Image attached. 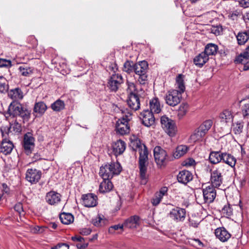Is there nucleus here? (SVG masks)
<instances>
[{
    "label": "nucleus",
    "instance_id": "f257e3e1",
    "mask_svg": "<svg viewBox=\"0 0 249 249\" xmlns=\"http://www.w3.org/2000/svg\"><path fill=\"white\" fill-rule=\"evenodd\" d=\"M133 145L138 149L139 157L138 166L140 170V176L141 184H145L147 182V166L148 165V151L145 144L142 143L140 140H136L133 142Z\"/></svg>",
    "mask_w": 249,
    "mask_h": 249
},
{
    "label": "nucleus",
    "instance_id": "f03ea898",
    "mask_svg": "<svg viewBox=\"0 0 249 249\" xmlns=\"http://www.w3.org/2000/svg\"><path fill=\"white\" fill-rule=\"evenodd\" d=\"M148 64L146 61H142L135 63L134 72L138 76V81L141 85H144L147 81Z\"/></svg>",
    "mask_w": 249,
    "mask_h": 249
},
{
    "label": "nucleus",
    "instance_id": "7ed1b4c3",
    "mask_svg": "<svg viewBox=\"0 0 249 249\" xmlns=\"http://www.w3.org/2000/svg\"><path fill=\"white\" fill-rule=\"evenodd\" d=\"M21 145L23 151L26 155L29 156L32 153L35 147V139L31 133L28 132L24 135Z\"/></svg>",
    "mask_w": 249,
    "mask_h": 249
},
{
    "label": "nucleus",
    "instance_id": "20e7f679",
    "mask_svg": "<svg viewBox=\"0 0 249 249\" xmlns=\"http://www.w3.org/2000/svg\"><path fill=\"white\" fill-rule=\"evenodd\" d=\"M154 156L158 166H165L168 161V156L166 151L160 146H157L154 149Z\"/></svg>",
    "mask_w": 249,
    "mask_h": 249
},
{
    "label": "nucleus",
    "instance_id": "39448f33",
    "mask_svg": "<svg viewBox=\"0 0 249 249\" xmlns=\"http://www.w3.org/2000/svg\"><path fill=\"white\" fill-rule=\"evenodd\" d=\"M225 165H221L213 171H211L210 182L212 186L219 188L223 181L222 170Z\"/></svg>",
    "mask_w": 249,
    "mask_h": 249
},
{
    "label": "nucleus",
    "instance_id": "423d86ee",
    "mask_svg": "<svg viewBox=\"0 0 249 249\" xmlns=\"http://www.w3.org/2000/svg\"><path fill=\"white\" fill-rule=\"evenodd\" d=\"M160 123L162 128L170 136H174L176 134L177 127L174 121L166 116H162L160 118Z\"/></svg>",
    "mask_w": 249,
    "mask_h": 249
},
{
    "label": "nucleus",
    "instance_id": "0eeeda50",
    "mask_svg": "<svg viewBox=\"0 0 249 249\" xmlns=\"http://www.w3.org/2000/svg\"><path fill=\"white\" fill-rule=\"evenodd\" d=\"M182 93L177 89L169 91L165 97L166 104L172 107L177 106L180 102Z\"/></svg>",
    "mask_w": 249,
    "mask_h": 249
},
{
    "label": "nucleus",
    "instance_id": "6e6552de",
    "mask_svg": "<svg viewBox=\"0 0 249 249\" xmlns=\"http://www.w3.org/2000/svg\"><path fill=\"white\" fill-rule=\"evenodd\" d=\"M186 211L185 209L177 207L172 209L168 215L169 217L176 222H183L186 217Z\"/></svg>",
    "mask_w": 249,
    "mask_h": 249
},
{
    "label": "nucleus",
    "instance_id": "1a4fd4ad",
    "mask_svg": "<svg viewBox=\"0 0 249 249\" xmlns=\"http://www.w3.org/2000/svg\"><path fill=\"white\" fill-rule=\"evenodd\" d=\"M42 175L41 171L36 169H28L26 172L25 178L31 184H36L39 181Z\"/></svg>",
    "mask_w": 249,
    "mask_h": 249
},
{
    "label": "nucleus",
    "instance_id": "9d476101",
    "mask_svg": "<svg viewBox=\"0 0 249 249\" xmlns=\"http://www.w3.org/2000/svg\"><path fill=\"white\" fill-rule=\"evenodd\" d=\"M215 188L211 185H209L203 189V196L205 203H211L213 202L216 196Z\"/></svg>",
    "mask_w": 249,
    "mask_h": 249
},
{
    "label": "nucleus",
    "instance_id": "9b49d317",
    "mask_svg": "<svg viewBox=\"0 0 249 249\" xmlns=\"http://www.w3.org/2000/svg\"><path fill=\"white\" fill-rule=\"evenodd\" d=\"M153 113L149 109H145L141 113L140 117L143 125L149 127L154 124L155 118Z\"/></svg>",
    "mask_w": 249,
    "mask_h": 249
},
{
    "label": "nucleus",
    "instance_id": "f8f14e48",
    "mask_svg": "<svg viewBox=\"0 0 249 249\" xmlns=\"http://www.w3.org/2000/svg\"><path fill=\"white\" fill-rule=\"evenodd\" d=\"M123 83V78L121 74L118 73L113 74L108 82V87L111 91H116L119 86Z\"/></svg>",
    "mask_w": 249,
    "mask_h": 249
},
{
    "label": "nucleus",
    "instance_id": "ddd939ff",
    "mask_svg": "<svg viewBox=\"0 0 249 249\" xmlns=\"http://www.w3.org/2000/svg\"><path fill=\"white\" fill-rule=\"evenodd\" d=\"M115 131L118 135L124 136L130 132V126L128 123L124 119H118L115 124Z\"/></svg>",
    "mask_w": 249,
    "mask_h": 249
},
{
    "label": "nucleus",
    "instance_id": "4468645a",
    "mask_svg": "<svg viewBox=\"0 0 249 249\" xmlns=\"http://www.w3.org/2000/svg\"><path fill=\"white\" fill-rule=\"evenodd\" d=\"M61 197L60 194L54 191H51L46 194L45 200L49 205L55 206L60 202Z\"/></svg>",
    "mask_w": 249,
    "mask_h": 249
},
{
    "label": "nucleus",
    "instance_id": "2eb2a0df",
    "mask_svg": "<svg viewBox=\"0 0 249 249\" xmlns=\"http://www.w3.org/2000/svg\"><path fill=\"white\" fill-rule=\"evenodd\" d=\"M82 204L86 207H93L97 204V196L92 193L83 195L82 196Z\"/></svg>",
    "mask_w": 249,
    "mask_h": 249
},
{
    "label": "nucleus",
    "instance_id": "dca6fc26",
    "mask_svg": "<svg viewBox=\"0 0 249 249\" xmlns=\"http://www.w3.org/2000/svg\"><path fill=\"white\" fill-rule=\"evenodd\" d=\"M168 190L167 187L163 186L155 194L153 197L151 199V203L153 206H156L160 203L163 197L167 195Z\"/></svg>",
    "mask_w": 249,
    "mask_h": 249
},
{
    "label": "nucleus",
    "instance_id": "f3484780",
    "mask_svg": "<svg viewBox=\"0 0 249 249\" xmlns=\"http://www.w3.org/2000/svg\"><path fill=\"white\" fill-rule=\"evenodd\" d=\"M112 148L113 154L117 157L124 152L126 148V143L121 140H117L112 143Z\"/></svg>",
    "mask_w": 249,
    "mask_h": 249
},
{
    "label": "nucleus",
    "instance_id": "a211bd4d",
    "mask_svg": "<svg viewBox=\"0 0 249 249\" xmlns=\"http://www.w3.org/2000/svg\"><path fill=\"white\" fill-rule=\"evenodd\" d=\"M22 105L17 101H13L8 107L7 114L10 116L16 117L18 116L21 109H22Z\"/></svg>",
    "mask_w": 249,
    "mask_h": 249
},
{
    "label": "nucleus",
    "instance_id": "6ab92c4d",
    "mask_svg": "<svg viewBox=\"0 0 249 249\" xmlns=\"http://www.w3.org/2000/svg\"><path fill=\"white\" fill-rule=\"evenodd\" d=\"M249 53L244 52L237 56L235 59V62L237 63L244 64L243 71L249 70Z\"/></svg>",
    "mask_w": 249,
    "mask_h": 249
},
{
    "label": "nucleus",
    "instance_id": "aec40b11",
    "mask_svg": "<svg viewBox=\"0 0 249 249\" xmlns=\"http://www.w3.org/2000/svg\"><path fill=\"white\" fill-rule=\"evenodd\" d=\"M127 103L129 107L136 111L140 108V101L138 94L128 95Z\"/></svg>",
    "mask_w": 249,
    "mask_h": 249
},
{
    "label": "nucleus",
    "instance_id": "412c9836",
    "mask_svg": "<svg viewBox=\"0 0 249 249\" xmlns=\"http://www.w3.org/2000/svg\"><path fill=\"white\" fill-rule=\"evenodd\" d=\"M215 235L220 241L225 242L231 237V234L224 227L218 228L215 230Z\"/></svg>",
    "mask_w": 249,
    "mask_h": 249
},
{
    "label": "nucleus",
    "instance_id": "4be33fe9",
    "mask_svg": "<svg viewBox=\"0 0 249 249\" xmlns=\"http://www.w3.org/2000/svg\"><path fill=\"white\" fill-rule=\"evenodd\" d=\"M193 176L192 173L186 170L180 171L177 176L178 181L184 184H186L188 182L192 180Z\"/></svg>",
    "mask_w": 249,
    "mask_h": 249
},
{
    "label": "nucleus",
    "instance_id": "5701e85b",
    "mask_svg": "<svg viewBox=\"0 0 249 249\" xmlns=\"http://www.w3.org/2000/svg\"><path fill=\"white\" fill-rule=\"evenodd\" d=\"M140 218L139 216L135 215L126 219L123 223L124 227L129 229L136 228L139 225Z\"/></svg>",
    "mask_w": 249,
    "mask_h": 249
},
{
    "label": "nucleus",
    "instance_id": "b1692460",
    "mask_svg": "<svg viewBox=\"0 0 249 249\" xmlns=\"http://www.w3.org/2000/svg\"><path fill=\"white\" fill-rule=\"evenodd\" d=\"M14 148L13 142L10 140L4 138L2 140L0 145V151L4 155H8L11 153Z\"/></svg>",
    "mask_w": 249,
    "mask_h": 249
},
{
    "label": "nucleus",
    "instance_id": "393cba45",
    "mask_svg": "<svg viewBox=\"0 0 249 249\" xmlns=\"http://www.w3.org/2000/svg\"><path fill=\"white\" fill-rule=\"evenodd\" d=\"M106 164L113 177L119 175L122 170L121 165L118 161H111Z\"/></svg>",
    "mask_w": 249,
    "mask_h": 249
},
{
    "label": "nucleus",
    "instance_id": "a878e982",
    "mask_svg": "<svg viewBox=\"0 0 249 249\" xmlns=\"http://www.w3.org/2000/svg\"><path fill=\"white\" fill-rule=\"evenodd\" d=\"M9 98L16 101L18 100H21L24 97L23 92L19 88H16L10 89L8 93Z\"/></svg>",
    "mask_w": 249,
    "mask_h": 249
},
{
    "label": "nucleus",
    "instance_id": "bb28decb",
    "mask_svg": "<svg viewBox=\"0 0 249 249\" xmlns=\"http://www.w3.org/2000/svg\"><path fill=\"white\" fill-rule=\"evenodd\" d=\"M223 152L221 151H211L209 154V160L213 164H216L222 161Z\"/></svg>",
    "mask_w": 249,
    "mask_h": 249
},
{
    "label": "nucleus",
    "instance_id": "cd10ccee",
    "mask_svg": "<svg viewBox=\"0 0 249 249\" xmlns=\"http://www.w3.org/2000/svg\"><path fill=\"white\" fill-rule=\"evenodd\" d=\"M113 187V185L110 179H105L101 182L99 190L101 193H106L111 191Z\"/></svg>",
    "mask_w": 249,
    "mask_h": 249
},
{
    "label": "nucleus",
    "instance_id": "c85d7f7f",
    "mask_svg": "<svg viewBox=\"0 0 249 249\" xmlns=\"http://www.w3.org/2000/svg\"><path fill=\"white\" fill-rule=\"evenodd\" d=\"M150 111L154 113L158 114L161 110V107L159 99L157 97L152 98L149 101Z\"/></svg>",
    "mask_w": 249,
    "mask_h": 249
},
{
    "label": "nucleus",
    "instance_id": "c756f323",
    "mask_svg": "<svg viewBox=\"0 0 249 249\" xmlns=\"http://www.w3.org/2000/svg\"><path fill=\"white\" fill-rule=\"evenodd\" d=\"M209 59V57L203 52L194 58V63L196 66L201 68L208 61Z\"/></svg>",
    "mask_w": 249,
    "mask_h": 249
},
{
    "label": "nucleus",
    "instance_id": "7c9ffc66",
    "mask_svg": "<svg viewBox=\"0 0 249 249\" xmlns=\"http://www.w3.org/2000/svg\"><path fill=\"white\" fill-rule=\"evenodd\" d=\"M222 161L230 166L231 167H234L236 163L235 158L230 153L223 152Z\"/></svg>",
    "mask_w": 249,
    "mask_h": 249
},
{
    "label": "nucleus",
    "instance_id": "2f4dec72",
    "mask_svg": "<svg viewBox=\"0 0 249 249\" xmlns=\"http://www.w3.org/2000/svg\"><path fill=\"white\" fill-rule=\"evenodd\" d=\"M219 118L221 122L227 124L232 121L233 116L231 111L226 109L220 113Z\"/></svg>",
    "mask_w": 249,
    "mask_h": 249
},
{
    "label": "nucleus",
    "instance_id": "473e14b6",
    "mask_svg": "<svg viewBox=\"0 0 249 249\" xmlns=\"http://www.w3.org/2000/svg\"><path fill=\"white\" fill-rule=\"evenodd\" d=\"M47 109V106L46 104L44 102L40 101L35 104L33 111L40 115H42Z\"/></svg>",
    "mask_w": 249,
    "mask_h": 249
},
{
    "label": "nucleus",
    "instance_id": "72a5a7b5",
    "mask_svg": "<svg viewBox=\"0 0 249 249\" xmlns=\"http://www.w3.org/2000/svg\"><path fill=\"white\" fill-rule=\"evenodd\" d=\"M218 49V46L213 43H209L205 47L203 52L208 57L209 55H214L217 53Z\"/></svg>",
    "mask_w": 249,
    "mask_h": 249
},
{
    "label": "nucleus",
    "instance_id": "f704fd0d",
    "mask_svg": "<svg viewBox=\"0 0 249 249\" xmlns=\"http://www.w3.org/2000/svg\"><path fill=\"white\" fill-rule=\"evenodd\" d=\"M61 222L66 225H69L73 222L74 216L71 213H62L59 215Z\"/></svg>",
    "mask_w": 249,
    "mask_h": 249
},
{
    "label": "nucleus",
    "instance_id": "c9c22d12",
    "mask_svg": "<svg viewBox=\"0 0 249 249\" xmlns=\"http://www.w3.org/2000/svg\"><path fill=\"white\" fill-rule=\"evenodd\" d=\"M99 175L103 179H111L113 178L112 174L110 173V170L107 164H105L100 167Z\"/></svg>",
    "mask_w": 249,
    "mask_h": 249
},
{
    "label": "nucleus",
    "instance_id": "e433bc0d",
    "mask_svg": "<svg viewBox=\"0 0 249 249\" xmlns=\"http://www.w3.org/2000/svg\"><path fill=\"white\" fill-rule=\"evenodd\" d=\"M188 147L184 145L178 146L175 152L173 153V156L175 159H179L184 155L188 151Z\"/></svg>",
    "mask_w": 249,
    "mask_h": 249
},
{
    "label": "nucleus",
    "instance_id": "4c0bfd02",
    "mask_svg": "<svg viewBox=\"0 0 249 249\" xmlns=\"http://www.w3.org/2000/svg\"><path fill=\"white\" fill-rule=\"evenodd\" d=\"M31 114V110L23 106L18 116L20 117L23 119V122L24 123L29 120Z\"/></svg>",
    "mask_w": 249,
    "mask_h": 249
},
{
    "label": "nucleus",
    "instance_id": "58836bf2",
    "mask_svg": "<svg viewBox=\"0 0 249 249\" xmlns=\"http://www.w3.org/2000/svg\"><path fill=\"white\" fill-rule=\"evenodd\" d=\"M236 38L239 45H243L249 39V33L247 32H239L236 36Z\"/></svg>",
    "mask_w": 249,
    "mask_h": 249
},
{
    "label": "nucleus",
    "instance_id": "ea45409f",
    "mask_svg": "<svg viewBox=\"0 0 249 249\" xmlns=\"http://www.w3.org/2000/svg\"><path fill=\"white\" fill-rule=\"evenodd\" d=\"M51 108L55 112H59L65 108V103L64 101L58 99L51 105Z\"/></svg>",
    "mask_w": 249,
    "mask_h": 249
},
{
    "label": "nucleus",
    "instance_id": "a19ab883",
    "mask_svg": "<svg viewBox=\"0 0 249 249\" xmlns=\"http://www.w3.org/2000/svg\"><path fill=\"white\" fill-rule=\"evenodd\" d=\"M189 105L186 103H182L178 110V117L179 119H182L187 113Z\"/></svg>",
    "mask_w": 249,
    "mask_h": 249
},
{
    "label": "nucleus",
    "instance_id": "79ce46f5",
    "mask_svg": "<svg viewBox=\"0 0 249 249\" xmlns=\"http://www.w3.org/2000/svg\"><path fill=\"white\" fill-rule=\"evenodd\" d=\"M135 63L131 60L126 61L123 65V71L127 73L134 71Z\"/></svg>",
    "mask_w": 249,
    "mask_h": 249
},
{
    "label": "nucleus",
    "instance_id": "37998d69",
    "mask_svg": "<svg viewBox=\"0 0 249 249\" xmlns=\"http://www.w3.org/2000/svg\"><path fill=\"white\" fill-rule=\"evenodd\" d=\"M126 85V91L128 93V95L138 94V91L136 88V86L134 83L127 81Z\"/></svg>",
    "mask_w": 249,
    "mask_h": 249
},
{
    "label": "nucleus",
    "instance_id": "c03bdc74",
    "mask_svg": "<svg viewBox=\"0 0 249 249\" xmlns=\"http://www.w3.org/2000/svg\"><path fill=\"white\" fill-rule=\"evenodd\" d=\"M232 130L235 135L240 134L242 131L244 127V122L242 121H238L232 124Z\"/></svg>",
    "mask_w": 249,
    "mask_h": 249
},
{
    "label": "nucleus",
    "instance_id": "a18cd8bd",
    "mask_svg": "<svg viewBox=\"0 0 249 249\" xmlns=\"http://www.w3.org/2000/svg\"><path fill=\"white\" fill-rule=\"evenodd\" d=\"M184 75L182 74H178L176 79L178 91L183 92L185 90V86L183 80Z\"/></svg>",
    "mask_w": 249,
    "mask_h": 249
},
{
    "label": "nucleus",
    "instance_id": "49530a36",
    "mask_svg": "<svg viewBox=\"0 0 249 249\" xmlns=\"http://www.w3.org/2000/svg\"><path fill=\"white\" fill-rule=\"evenodd\" d=\"M18 70L21 74L24 76H29L33 73V69L32 68L22 65L18 68Z\"/></svg>",
    "mask_w": 249,
    "mask_h": 249
},
{
    "label": "nucleus",
    "instance_id": "de8ad7c7",
    "mask_svg": "<svg viewBox=\"0 0 249 249\" xmlns=\"http://www.w3.org/2000/svg\"><path fill=\"white\" fill-rule=\"evenodd\" d=\"M213 124V122L211 120H207L204 121L199 126L200 129L203 130L205 134H206L208 130L211 128Z\"/></svg>",
    "mask_w": 249,
    "mask_h": 249
},
{
    "label": "nucleus",
    "instance_id": "09e8293b",
    "mask_svg": "<svg viewBox=\"0 0 249 249\" xmlns=\"http://www.w3.org/2000/svg\"><path fill=\"white\" fill-rule=\"evenodd\" d=\"M210 31L211 33L214 34L215 36H219L222 34L223 28L221 25L212 26L210 29Z\"/></svg>",
    "mask_w": 249,
    "mask_h": 249
},
{
    "label": "nucleus",
    "instance_id": "8fccbe9b",
    "mask_svg": "<svg viewBox=\"0 0 249 249\" xmlns=\"http://www.w3.org/2000/svg\"><path fill=\"white\" fill-rule=\"evenodd\" d=\"M8 89L9 85L6 79H2V81H0V93L7 92Z\"/></svg>",
    "mask_w": 249,
    "mask_h": 249
},
{
    "label": "nucleus",
    "instance_id": "3c124183",
    "mask_svg": "<svg viewBox=\"0 0 249 249\" xmlns=\"http://www.w3.org/2000/svg\"><path fill=\"white\" fill-rule=\"evenodd\" d=\"M123 113V116L121 117L119 119H124V121H126V123L129 122L132 119L131 115L132 114L128 111L126 109L124 110H122Z\"/></svg>",
    "mask_w": 249,
    "mask_h": 249
},
{
    "label": "nucleus",
    "instance_id": "603ef678",
    "mask_svg": "<svg viewBox=\"0 0 249 249\" xmlns=\"http://www.w3.org/2000/svg\"><path fill=\"white\" fill-rule=\"evenodd\" d=\"M10 128H12L13 130L16 133H20L22 131L21 125L18 122L17 120L11 124Z\"/></svg>",
    "mask_w": 249,
    "mask_h": 249
},
{
    "label": "nucleus",
    "instance_id": "864d4df0",
    "mask_svg": "<svg viewBox=\"0 0 249 249\" xmlns=\"http://www.w3.org/2000/svg\"><path fill=\"white\" fill-rule=\"evenodd\" d=\"M124 225L118 224L110 226L108 230V232L109 234H113L115 233V231L119 229L123 230L124 228Z\"/></svg>",
    "mask_w": 249,
    "mask_h": 249
},
{
    "label": "nucleus",
    "instance_id": "5fc2aeb1",
    "mask_svg": "<svg viewBox=\"0 0 249 249\" xmlns=\"http://www.w3.org/2000/svg\"><path fill=\"white\" fill-rule=\"evenodd\" d=\"M222 211L223 213L226 214L227 216H231L232 215V209L229 204L225 205Z\"/></svg>",
    "mask_w": 249,
    "mask_h": 249
},
{
    "label": "nucleus",
    "instance_id": "6e6d98bb",
    "mask_svg": "<svg viewBox=\"0 0 249 249\" xmlns=\"http://www.w3.org/2000/svg\"><path fill=\"white\" fill-rule=\"evenodd\" d=\"M12 66V62L10 60L0 58V68H10Z\"/></svg>",
    "mask_w": 249,
    "mask_h": 249
},
{
    "label": "nucleus",
    "instance_id": "4d7b16f0",
    "mask_svg": "<svg viewBox=\"0 0 249 249\" xmlns=\"http://www.w3.org/2000/svg\"><path fill=\"white\" fill-rule=\"evenodd\" d=\"M46 229L47 227H46L36 226L31 228V231L33 233H43Z\"/></svg>",
    "mask_w": 249,
    "mask_h": 249
},
{
    "label": "nucleus",
    "instance_id": "13d9d810",
    "mask_svg": "<svg viewBox=\"0 0 249 249\" xmlns=\"http://www.w3.org/2000/svg\"><path fill=\"white\" fill-rule=\"evenodd\" d=\"M103 218L101 216L98 214L96 217L92 219L91 222L93 225L96 227H100L102 226V221Z\"/></svg>",
    "mask_w": 249,
    "mask_h": 249
},
{
    "label": "nucleus",
    "instance_id": "bf43d9fd",
    "mask_svg": "<svg viewBox=\"0 0 249 249\" xmlns=\"http://www.w3.org/2000/svg\"><path fill=\"white\" fill-rule=\"evenodd\" d=\"M242 111L244 118L249 117V103L246 104L243 106Z\"/></svg>",
    "mask_w": 249,
    "mask_h": 249
},
{
    "label": "nucleus",
    "instance_id": "052dcab7",
    "mask_svg": "<svg viewBox=\"0 0 249 249\" xmlns=\"http://www.w3.org/2000/svg\"><path fill=\"white\" fill-rule=\"evenodd\" d=\"M14 209L19 214H21L23 213V205L20 202H18L15 205Z\"/></svg>",
    "mask_w": 249,
    "mask_h": 249
},
{
    "label": "nucleus",
    "instance_id": "680f3d73",
    "mask_svg": "<svg viewBox=\"0 0 249 249\" xmlns=\"http://www.w3.org/2000/svg\"><path fill=\"white\" fill-rule=\"evenodd\" d=\"M204 137L200 136L199 134L194 132V133L191 135L190 139L194 142L201 140Z\"/></svg>",
    "mask_w": 249,
    "mask_h": 249
},
{
    "label": "nucleus",
    "instance_id": "e2e57ef3",
    "mask_svg": "<svg viewBox=\"0 0 249 249\" xmlns=\"http://www.w3.org/2000/svg\"><path fill=\"white\" fill-rule=\"evenodd\" d=\"M69 246L66 243L58 244L56 246L52 248V249H69Z\"/></svg>",
    "mask_w": 249,
    "mask_h": 249
},
{
    "label": "nucleus",
    "instance_id": "0e129e2a",
    "mask_svg": "<svg viewBox=\"0 0 249 249\" xmlns=\"http://www.w3.org/2000/svg\"><path fill=\"white\" fill-rule=\"evenodd\" d=\"M91 232V230L89 228H83L81 230L80 233L83 235H88Z\"/></svg>",
    "mask_w": 249,
    "mask_h": 249
},
{
    "label": "nucleus",
    "instance_id": "69168bd1",
    "mask_svg": "<svg viewBox=\"0 0 249 249\" xmlns=\"http://www.w3.org/2000/svg\"><path fill=\"white\" fill-rule=\"evenodd\" d=\"M71 240L74 242H83L85 241V239L80 235H76L71 237Z\"/></svg>",
    "mask_w": 249,
    "mask_h": 249
},
{
    "label": "nucleus",
    "instance_id": "338daca9",
    "mask_svg": "<svg viewBox=\"0 0 249 249\" xmlns=\"http://www.w3.org/2000/svg\"><path fill=\"white\" fill-rule=\"evenodd\" d=\"M194 242V245L198 246V247H203L204 244L203 243L198 239H194L192 240Z\"/></svg>",
    "mask_w": 249,
    "mask_h": 249
},
{
    "label": "nucleus",
    "instance_id": "774afa93",
    "mask_svg": "<svg viewBox=\"0 0 249 249\" xmlns=\"http://www.w3.org/2000/svg\"><path fill=\"white\" fill-rule=\"evenodd\" d=\"M240 4L244 8L248 7H249V0H242Z\"/></svg>",
    "mask_w": 249,
    "mask_h": 249
}]
</instances>
